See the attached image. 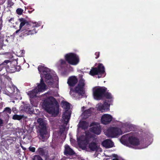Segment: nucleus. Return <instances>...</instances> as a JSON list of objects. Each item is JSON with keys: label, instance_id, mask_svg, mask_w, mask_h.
<instances>
[{"label": "nucleus", "instance_id": "38", "mask_svg": "<svg viewBox=\"0 0 160 160\" xmlns=\"http://www.w3.org/2000/svg\"><path fill=\"white\" fill-rule=\"evenodd\" d=\"M21 147L22 148L23 150H25L26 149V148H23L22 146Z\"/></svg>", "mask_w": 160, "mask_h": 160}, {"label": "nucleus", "instance_id": "26", "mask_svg": "<svg viewBox=\"0 0 160 160\" xmlns=\"http://www.w3.org/2000/svg\"><path fill=\"white\" fill-rule=\"evenodd\" d=\"M24 110L26 112H28L29 111L31 112L33 111V110L32 109V108H30L29 106H25L24 108Z\"/></svg>", "mask_w": 160, "mask_h": 160}, {"label": "nucleus", "instance_id": "24", "mask_svg": "<svg viewBox=\"0 0 160 160\" xmlns=\"http://www.w3.org/2000/svg\"><path fill=\"white\" fill-rule=\"evenodd\" d=\"M66 64V61L63 59H60L58 62V65L60 68H62Z\"/></svg>", "mask_w": 160, "mask_h": 160}, {"label": "nucleus", "instance_id": "5", "mask_svg": "<svg viewBox=\"0 0 160 160\" xmlns=\"http://www.w3.org/2000/svg\"><path fill=\"white\" fill-rule=\"evenodd\" d=\"M84 81L82 79L80 80L78 85L74 89H71L70 92L71 95L75 99L81 98L85 92L84 90Z\"/></svg>", "mask_w": 160, "mask_h": 160}, {"label": "nucleus", "instance_id": "16", "mask_svg": "<svg viewBox=\"0 0 160 160\" xmlns=\"http://www.w3.org/2000/svg\"><path fill=\"white\" fill-rule=\"evenodd\" d=\"M93 108H90L83 111L82 113L81 116L84 119H86L89 117L91 115Z\"/></svg>", "mask_w": 160, "mask_h": 160}, {"label": "nucleus", "instance_id": "37", "mask_svg": "<svg viewBox=\"0 0 160 160\" xmlns=\"http://www.w3.org/2000/svg\"><path fill=\"white\" fill-rule=\"evenodd\" d=\"M85 108L84 107H82V110H83V109H84V108Z\"/></svg>", "mask_w": 160, "mask_h": 160}, {"label": "nucleus", "instance_id": "17", "mask_svg": "<svg viewBox=\"0 0 160 160\" xmlns=\"http://www.w3.org/2000/svg\"><path fill=\"white\" fill-rule=\"evenodd\" d=\"M132 126L130 124L127 123L124 124L122 126L121 130L123 132H128L132 129Z\"/></svg>", "mask_w": 160, "mask_h": 160}, {"label": "nucleus", "instance_id": "7", "mask_svg": "<svg viewBox=\"0 0 160 160\" xmlns=\"http://www.w3.org/2000/svg\"><path fill=\"white\" fill-rule=\"evenodd\" d=\"M62 107L65 111L62 116V119L64 122V123L67 124L70 118L71 112L68 110L70 108L69 104L65 101L62 102Z\"/></svg>", "mask_w": 160, "mask_h": 160}, {"label": "nucleus", "instance_id": "21", "mask_svg": "<svg viewBox=\"0 0 160 160\" xmlns=\"http://www.w3.org/2000/svg\"><path fill=\"white\" fill-rule=\"evenodd\" d=\"M65 154H68L72 155L74 153V151L70 148L69 146L67 145H65Z\"/></svg>", "mask_w": 160, "mask_h": 160}, {"label": "nucleus", "instance_id": "18", "mask_svg": "<svg viewBox=\"0 0 160 160\" xmlns=\"http://www.w3.org/2000/svg\"><path fill=\"white\" fill-rule=\"evenodd\" d=\"M78 82V79L75 76L70 77L68 79V83L70 86H73L75 85Z\"/></svg>", "mask_w": 160, "mask_h": 160}, {"label": "nucleus", "instance_id": "19", "mask_svg": "<svg viewBox=\"0 0 160 160\" xmlns=\"http://www.w3.org/2000/svg\"><path fill=\"white\" fill-rule=\"evenodd\" d=\"M102 145L106 148H110L113 146L114 143L110 140L107 139L102 142Z\"/></svg>", "mask_w": 160, "mask_h": 160}, {"label": "nucleus", "instance_id": "34", "mask_svg": "<svg viewBox=\"0 0 160 160\" xmlns=\"http://www.w3.org/2000/svg\"><path fill=\"white\" fill-rule=\"evenodd\" d=\"M3 123L2 120L0 118V127L2 126Z\"/></svg>", "mask_w": 160, "mask_h": 160}, {"label": "nucleus", "instance_id": "12", "mask_svg": "<svg viewBox=\"0 0 160 160\" xmlns=\"http://www.w3.org/2000/svg\"><path fill=\"white\" fill-rule=\"evenodd\" d=\"M90 126L91 127H92L91 128V132H86V133L87 132H89V134L91 133V136H92V138H93V137L92 136V132H93L97 135L100 134V133L101 132V129L100 126L98 123L94 122L92 123L91 124ZM85 137H86V136H85Z\"/></svg>", "mask_w": 160, "mask_h": 160}, {"label": "nucleus", "instance_id": "35", "mask_svg": "<svg viewBox=\"0 0 160 160\" xmlns=\"http://www.w3.org/2000/svg\"><path fill=\"white\" fill-rule=\"evenodd\" d=\"M95 54L98 56L96 58H97L98 57L99 55V52H96L95 53Z\"/></svg>", "mask_w": 160, "mask_h": 160}, {"label": "nucleus", "instance_id": "20", "mask_svg": "<svg viewBox=\"0 0 160 160\" xmlns=\"http://www.w3.org/2000/svg\"><path fill=\"white\" fill-rule=\"evenodd\" d=\"M130 137L129 134L123 135L122 137L120 140L121 142L123 144L127 145V140L128 139V140L129 141V138Z\"/></svg>", "mask_w": 160, "mask_h": 160}, {"label": "nucleus", "instance_id": "25", "mask_svg": "<svg viewBox=\"0 0 160 160\" xmlns=\"http://www.w3.org/2000/svg\"><path fill=\"white\" fill-rule=\"evenodd\" d=\"M23 117V115H19L17 114H15L13 116L12 118L14 120H20L21 119H22Z\"/></svg>", "mask_w": 160, "mask_h": 160}, {"label": "nucleus", "instance_id": "32", "mask_svg": "<svg viewBox=\"0 0 160 160\" xmlns=\"http://www.w3.org/2000/svg\"><path fill=\"white\" fill-rule=\"evenodd\" d=\"M112 156H113L115 158H113L112 160H118V157L117 155L115 154H112Z\"/></svg>", "mask_w": 160, "mask_h": 160}, {"label": "nucleus", "instance_id": "29", "mask_svg": "<svg viewBox=\"0 0 160 160\" xmlns=\"http://www.w3.org/2000/svg\"><path fill=\"white\" fill-rule=\"evenodd\" d=\"M3 111H5L7 113L10 114L11 113V110L10 108L7 107L4 109Z\"/></svg>", "mask_w": 160, "mask_h": 160}, {"label": "nucleus", "instance_id": "3", "mask_svg": "<svg viewBox=\"0 0 160 160\" xmlns=\"http://www.w3.org/2000/svg\"><path fill=\"white\" fill-rule=\"evenodd\" d=\"M43 106L45 110L52 116H55L58 113L59 106L55 99L52 97L44 100Z\"/></svg>", "mask_w": 160, "mask_h": 160}, {"label": "nucleus", "instance_id": "39", "mask_svg": "<svg viewBox=\"0 0 160 160\" xmlns=\"http://www.w3.org/2000/svg\"><path fill=\"white\" fill-rule=\"evenodd\" d=\"M56 87L57 88H58V84L57 85H56Z\"/></svg>", "mask_w": 160, "mask_h": 160}, {"label": "nucleus", "instance_id": "27", "mask_svg": "<svg viewBox=\"0 0 160 160\" xmlns=\"http://www.w3.org/2000/svg\"><path fill=\"white\" fill-rule=\"evenodd\" d=\"M23 11V10L21 8H18L16 10L17 13L19 15H21L22 14Z\"/></svg>", "mask_w": 160, "mask_h": 160}, {"label": "nucleus", "instance_id": "30", "mask_svg": "<svg viewBox=\"0 0 160 160\" xmlns=\"http://www.w3.org/2000/svg\"><path fill=\"white\" fill-rule=\"evenodd\" d=\"M33 160H42V159L39 156L36 155L34 156Z\"/></svg>", "mask_w": 160, "mask_h": 160}, {"label": "nucleus", "instance_id": "15", "mask_svg": "<svg viewBox=\"0 0 160 160\" xmlns=\"http://www.w3.org/2000/svg\"><path fill=\"white\" fill-rule=\"evenodd\" d=\"M109 106L107 103H105L103 104L101 103H99L97 105L96 108L98 110L103 112L104 110L108 109V108Z\"/></svg>", "mask_w": 160, "mask_h": 160}, {"label": "nucleus", "instance_id": "9", "mask_svg": "<svg viewBox=\"0 0 160 160\" xmlns=\"http://www.w3.org/2000/svg\"><path fill=\"white\" fill-rule=\"evenodd\" d=\"M105 73L104 67L102 64H99L97 68H92L90 71V74L93 76L96 75L100 74L102 75V76H98V78L102 77H104L105 75L104 74Z\"/></svg>", "mask_w": 160, "mask_h": 160}, {"label": "nucleus", "instance_id": "13", "mask_svg": "<svg viewBox=\"0 0 160 160\" xmlns=\"http://www.w3.org/2000/svg\"><path fill=\"white\" fill-rule=\"evenodd\" d=\"M112 119V116L108 114H104L101 118V122L104 124L106 125L109 123Z\"/></svg>", "mask_w": 160, "mask_h": 160}, {"label": "nucleus", "instance_id": "1", "mask_svg": "<svg viewBox=\"0 0 160 160\" xmlns=\"http://www.w3.org/2000/svg\"><path fill=\"white\" fill-rule=\"evenodd\" d=\"M38 69L41 74L40 82L33 90L29 92L28 93L30 98H33L37 94H39L46 90L47 86L43 82V78H45L46 82L49 85L53 81L49 69L42 65L39 66Z\"/></svg>", "mask_w": 160, "mask_h": 160}, {"label": "nucleus", "instance_id": "4", "mask_svg": "<svg viewBox=\"0 0 160 160\" xmlns=\"http://www.w3.org/2000/svg\"><path fill=\"white\" fill-rule=\"evenodd\" d=\"M37 122L38 124L40 138L44 141L49 137L47 131V122L41 118H38L37 120Z\"/></svg>", "mask_w": 160, "mask_h": 160}, {"label": "nucleus", "instance_id": "33", "mask_svg": "<svg viewBox=\"0 0 160 160\" xmlns=\"http://www.w3.org/2000/svg\"><path fill=\"white\" fill-rule=\"evenodd\" d=\"M38 152L40 154H41L43 152V149L42 148H39L38 149Z\"/></svg>", "mask_w": 160, "mask_h": 160}, {"label": "nucleus", "instance_id": "23", "mask_svg": "<svg viewBox=\"0 0 160 160\" xmlns=\"http://www.w3.org/2000/svg\"><path fill=\"white\" fill-rule=\"evenodd\" d=\"M78 127L81 128L83 129H86L88 126V123L85 121H82L80 122L78 125Z\"/></svg>", "mask_w": 160, "mask_h": 160}, {"label": "nucleus", "instance_id": "22", "mask_svg": "<svg viewBox=\"0 0 160 160\" xmlns=\"http://www.w3.org/2000/svg\"><path fill=\"white\" fill-rule=\"evenodd\" d=\"M19 22H20V23L19 25V28L20 29H21L22 27H23L25 24L27 25H28V21L25 20V19L23 18H20L19 19Z\"/></svg>", "mask_w": 160, "mask_h": 160}, {"label": "nucleus", "instance_id": "28", "mask_svg": "<svg viewBox=\"0 0 160 160\" xmlns=\"http://www.w3.org/2000/svg\"><path fill=\"white\" fill-rule=\"evenodd\" d=\"M104 94L106 98L109 99L111 98H112V96L111 94L108 92H106L104 93Z\"/></svg>", "mask_w": 160, "mask_h": 160}, {"label": "nucleus", "instance_id": "40", "mask_svg": "<svg viewBox=\"0 0 160 160\" xmlns=\"http://www.w3.org/2000/svg\"><path fill=\"white\" fill-rule=\"evenodd\" d=\"M146 147H142V148H146Z\"/></svg>", "mask_w": 160, "mask_h": 160}, {"label": "nucleus", "instance_id": "8", "mask_svg": "<svg viewBox=\"0 0 160 160\" xmlns=\"http://www.w3.org/2000/svg\"><path fill=\"white\" fill-rule=\"evenodd\" d=\"M65 60L70 64L73 65H77L79 62L78 56L74 53H69L65 56Z\"/></svg>", "mask_w": 160, "mask_h": 160}, {"label": "nucleus", "instance_id": "31", "mask_svg": "<svg viewBox=\"0 0 160 160\" xmlns=\"http://www.w3.org/2000/svg\"><path fill=\"white\" fill-rule=\"evenodd\" d=\"M29 149L30 151L32 152H34L35 151V149L34 147H30L29 148Z\"/></svg>", "mask_w": 160, "mask_h": 160}, {"label": "nucleus", "instance_id": "36", "mask_svg": "<svg viewBox=\"0 0 160 160\" xmlns=\"http://www.w3.org/2000/svg\"><path fill=\"white\" fill-rule=\"evenodd\" d=\"M21 29H20L19 28V29L17 30L16 31V33H18Z\"/></svg>", "mask_w": 160, "mask_h": 160}, {"label": "nucleus", "instance_id": "2", "mask_svg": "<svg viewBox=\"0 0 160 160\" xmlns=\"http://www.w3.org/2000/svg\"><path fill=\"white\" fill-rule=\"evenodd\" d=\"M93 139L91 133L89 132H87L86 137L81 136L78 140L80 147L83 149L91 151H99L101 152V149L100 148L99 145L94 142H92L87 143Z\"/></svg>", "mask_w": 160, "mask_h": 160}, {"label": "nucleus", "instance_id": "14", "mask_svg": "<svg viewBox=\"0 0 160 160\" xmlns=\"http://www.w3.org/2000/svg\"><path fill=\"white\" fill-rule=\"evenodd\" d=\"M29 27V25H27L24 27V29L23 28L22 29V31H23L24 36H27L31 35L36 33L34 29L32 30H30V28Z\"/></svg>", "mask_w": 160, "mask_h": 160}, {"label": "nucleus", "instance_id": "6", "mask_svg": "<svg viewBox=\"0 0 160 160\" xmlns=\"http://www.w3.org/2000/svg\"><path fill=\"white\" fill-rule=\"evenodd\" d=\"M105 134L108 137L115 138L122 134L121 129L118 128L111 127L104 130Z\"/></svg>", "mask_w": 160, "mask_h": 160}, {"label": "nucleus", "instance_id": "11", "mask_svg": "<svg viewBox=\"0 0 160 160\" xmlns=\"http://www.w3.org/2000/svg\"><path fill=\"white\" fill-rule=\"evenodd\" d=\"M139 144V140L133 136L129 137L128 142L127 144L128 146L134 148H141L138 147Z\"/></svg>", "mask_w": 160, "mask_h": 160}, {"label": "nucleus", "instance_id": "10", "mask_svg": "<svg viewBox=\"0 0 160 160\" xmlns=\"http://www.w3.org/2000/svg\"><path fill=\"white\" fill-rule=\"evenodd\" d=\"M107 88L104 87H95L93 89L94 98L96 100L101 99L106 91Z\"/></svg>", "mask_w": 160, "mask_h": 160}]
</instances>
